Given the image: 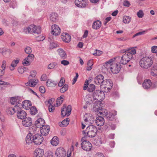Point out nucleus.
Listing matches in <instances>:
<instances>
[{
  "mask_svg": "<svg viewBox=\"0 0 157 157\" xmlns=\"http://www.w3.org/2000/svg\"><path fill=\"white\" fill-rule=\"evenodd\" d=\"M25 140L27 144L31 143L33 142L36 145H39L44 140L43 136L40 134L36 133L32 136L31 133H29L26 137Z\"/></svg>",
  "mask_w": 157,
  "mask_h": 157,
  "instance_id": "1",
  "label": "nucleus"
},
{
  "mask_svg": "<svg viewBox=\"0 0 157 157\" xmlns=\"http://www.w3.org/2000/svg\"><path fill=\"white\" fill-rule=\"evenodd\" d=\"M96 111L99 112V114H103L108 120L110 121H113L114 119L115 116L117 114V112L116 111L109 112L108 113L107 111L106 110H103L101 107L96 108Z\"/></svg>",
  "mask_w": 157,
  "mask_h": 157,
  "instance_id": "2",
  "label": "nucleus"
},
{
  "mask_svg": "<svg viewBox=\"0 0 157 157\" xmlns=\"http://www.w3.org/2000/svg\"><path fill=\"white\" fill-rule=\"evenodd\" d=\"M140 67L147 69L151 67L153 63L152 58L151 57H145L141 59L140 61Z\"/></svg>",
  "mask_w": 157,
  "mask_h": 157,
  "instance_id": "3",
  "label": "nucleus"
},
{
  "mask_svg": "<svg viewBox=\"0 0 157 157\" xmlns=\"http://www.w3.org/2000/svg\"><path fill=\"white\" fill-rule=\"evenodd\" d=\"M23 32L26 34L33 33L39 34L41 33V27L40 26L37 27L35 25H31L28 27H25Z\"/></svg>",
  "mask_w": 157,
  "mask_h": 157,
  "instance_id": "4",
  "label": "nucleus"
},
{
  "mask_svg": "<svg viewBox=\"0 0 157 157\" xmlns=\"http://www.w3.org/2000/svg\"><path fill=\"white\" fill-rule=\"evenodd\" d=\"M97 131V128L95 126L90 125L86 128L85 131H82V133L89 137H93L95 136Z\"/></svg>",
  "mask_w": 157,
  "mask_h": 157,
  "instance_id": "5",
  "label": "nucleus"
},
{
  "mask_svg": "<svg viewBox=\"0 0 157 157\" xmlns=\"http://www.w3.org/2000/svg\"><path fill=\"white\" fill-rule=\"evenodd\" d=\"M122 51L123 53L125 52H126L121 57L120 61V63L123 65H125L132 59L133 56H132L130 53L126 52V51L125 50H123Z\"/></svg>",
  "mask_w": 157,
  "mask_h": 157,
  "instance_id": "6",
  "label": "nucleus"
},
{
  "mask_svg": "<svg viewBox=\"0 0 157 157\" xmlns=\"http://www.w3.org/2000/svg\"><path fill=\"white\" fill-rule=\"evenodd\" d=\"M85 137H82L81 139V141H82L81 144V147L84 150L90 151L92 147V144L89 141L85 140Z\"/></svg>",
  "mask_w": 157,
  "mask_h": 157,
  "instance_id": "7",
  "label": "nucleus"
},
{
  "mask_svg": "<svg viewBox=\"0 0 157 157\" xmlns=\"http://www.w3.org/2000/svg\"><path fill=\"white\" fill-rule=\"evenodd\" d=\"M71 107L70 105H68L67 108L66 105H64L62 108L61 114L62 116L64 117L65 116H68L71 113Z\"/></svg>",
  "mask_w": 157,
  "mask_h": 157,
  "instance_id": "8",
  "label": "nucleus"
},
{
  "mask_svg": "<svg viewBox=\"0 0 157 157\" xmlns=\"http://www.w3.org/2000/svg\"><path fill=\"white\" fill-rule=\"evenodd\" d=\"M105 94L102 91L100 90L95 91L93 94V97L95 100H103Z\"/></svg>",
  "mask_w": 157,
  "mask_h": 157,
  "instance_id": "9",
  "label": "nucleus"
},
{
  "mask_svg": "<svg viewBox=\"0 0 157 157\" xmlns=\"http://www.w3.org/2000/svg\"><path fill=\"white\" fill-rule=\"evenodd\" d=\"M94 83L97 85H103L105 84V82L104 80V77L103 75L99 74L97 75L94 78Z\"/></svg>",
  "mask_w": 157,
  "mask_h": 157,
  "instance_id": "10",
  "label": "nucleus"
},
{
  "mask_svg": "<svg viewBox=\"0 0 157 157\" xmlns=\"http://www.w3.org/2000/svg\"><path fill=\"white\" fill-rule=\"evenodd\" d=\"M121 65L120 64L113 63L110 67V69L112 72L114 74H116L119 72L121 69Z\"/></svg>",
  "mask_w": 157,
  "mask_h": 157,
  "instance_id": "11",
  "label": "nucleus"
},
{
  "mask_svg": "<svg viewBox=\"0 0 157 157\" xmlns=\"http://www.w3.org/2000/svg\"><path fill=\"white\" fill-rule=\"evenodd\" d=\"M17 116L20 119H23L26 117V113L24 110L21 109V108L18 107L17 109Z\"/></svg>",
  "mask_w": 157,
  "mask_h": 157,
  "instance_id": "12",
  "label": "nucleus"
},
{
  "mask_svg": "<svg viewBox=\"0 0 157 157\" xmlns=\"http://www.w3.org/2000/svg\"><path fill=\"white\" fill-rule=\"evenodd\" d=\"M52 34L55 36H58L60 34L61 32L60 28L56 25L54 24L52 26Z\"/></svg>",
  "mask_w": 157,
  "mask_h": 157,
  "instance_id": "13",
  "label": "nucleus"
},
{
  "mask_svg": "<svg viewBox=\"0 0 157 157\" xmlns=\"http://www.w3.org/2000/svg\"><path fill=\"white\" fill-rule=\"evenodd\" d=\"M66 155V151L62 147L58 148L56 150V155L57 157H65Z\"/></svg>",
  "mask_w": 157,
  "mask_h": 157,
  "instance_id": "14",
  "label": "nucleus"
},
{
  "mask_svg": "<svg viewBox=\"0 0 157 157\" xmlns=\"http://www.w3.org/2000/svg\"><path fill=\"white\" fill-rule=\"evenodd\" d=\"M18 107H20V108H23L26 109H27L28 107L29 106H32V103L30 101L25 100L24 101H23L22 102V104L21 103H19L18 104H17Z\"/></svg>",
  "mask_w": 157,
  "mask_h": 157,
  "instance_id": "15",
  "label": "nucleus"
},
{
  "mask_svg": "<svg viewBox=\"0 0 157 157\" xmlns=\"http://www.w3.org/2000/svg\"><path fill=\"white\" fill-rule=\"evenodd\" d=\"M87 0H75V5L78 7H85L87 4Z\"/></svg>",
  "mask_w": 157,
  "mask_h": 157,
  "instance_id": "16",
  "label": "nucleus"
},
{
  "mask_svg": "<svg viewBox=\"0 0 157 157\" xmlns=\"http://www.w3.org/2000/svg\"><path fill=\"white\" fill-rule=\"evenodd\" d=\"M50 127L48 125H44L40 128V132L43 135H47L50 131Z\"/></svg>",
  "mask_w": 157,
  "mask_h": 157,
  "instance_id": "17",
  "label": "nucleus"
},
{
  "mask_svg": "<svg viewBox=\"0 0 157 157\" xmlns=\"http://www.w3.org/2000/svg\"><path fill=\"white\" fill-rule=\"evenodd\" d=\"M38 81L37 79L36 78H32L30 79L29 81L26 83L25 84L27 86L34 87L37 84Z\"/></svg>",
  "mask_w": 157,
  "mask_h": 157,
  "instance_id": "18",
  "label": "nucleus"
},
{
  "mask_svg": "<svg viewBox=\"0 0 157 157\" xmlns=\"http://www.w3.org/2000/svg\"><path fill=\"white\" fill-rule=\"evenodd\" d=\"M29 54L27 57L23 60L22 64L24 66L29 65L30 64L29 62L30 60L33 59H34V56L33 54Z\"/></svg>",
  "mask_w": 157,
  "mask_h": 157,
  "instance_id": "19",
  "label": "nucleus"
},
{
  "mask_svg": "<svg viewBox=\"0 0 157 157\" xmlns=\"http://www.w3.org/2000/svg\"><path fill=\"white\" fill-rule=\"evenodd\" d=\"M24 120L22 121V124L25 127H29L32 124V120L31 118L29 117H25Z\"/></svg>",
  "mask_w": 157,
  "mask_h": 157,
  "instance_id": "20",
  "label": "nucleus"
},
{
  "mask_svg": "<svg viewBox=\"0 0 157 157\" xmlns=\"http://www.w3.org/2000/svg\"><path fill=\"white\" fill-rule=\"evenodd\" d=\"M62 40L66 43L69 42L71 40V36L67 33H63L61 35Z\"/></svg>",
  "mask_w": 157,
  "mask_h": 157,
  "instance_id": "21",
  "label": "nucleus"
},
{
  "mask_svg": "<svg viewBox=\"0 0 157 157\" xmlns=\"http://www.w3.org/2000/svg\"><path fill=\"white\" fill-rule=\"evenodd\" d=\"M18 107L17 104L13 108L10 107L7 108L6 112L8 114L12 115L17 112V109H18Z\"/></svg>",
  "mask_w": 157,
  "mask_h": 157,
  "instance_id": "22",
  "label": "nucleus"
},
{
  "mask_svg": "<svg viewBox=\"0 0 157 157\" xmlns=\"http://www.w3.org/2000/svg\"><path fill=\"white\" fill-rule=\"evenodd\" d=\"M35 157H41L44 155V152L43 149L37 148L36 149L34 153Z\"/></svg>",
  "mask_w": 157,
  "mask_h": 157,
  "instance_id": "23",
  "label": "nucleus"
},
{
  "mask_svg": "<svg viewBox=\"0 0 157 157\" xmlns=\"http://www.w3.org/2000/svg\"><path fill=\"white\" fill-rule=\"evenodd\" d=\"M95 122L97 125L100 126H103L105 123L104 118L101 116H98L97 117Z\"/></svg>",
  "mask_w": 157,
  "mask_h": 157,
  "instance_id": "24",
  "label": "nucleus"
},
{
  "mask_svg": "<svg viewBox=\"0 0 157 157\" xmlns=\"http://www.w3.org/2000/svg\"><path fill=\"white\" fill-rule=\"evenodd\" d=\"M45 121L42 118H39L36 121L35 126L38 128H40L41 127L44 126Z\"/></svg>",
  "mask_w": 157,
  "mask_h": 157,
  "instance_id": "25",
  "label": "nucleus"
},
{
  "mask_svg": "<svg viewBox=\"0 0 157 157\" xmlns=\"http://www.w3.org/2000/svg\"><path fill=\"white\" fill-rule=\"evenodd\" d=\"M151 82L150 80L146 79L144 81L142 85L144 89H147L151 87Z\"/></svg>",
  "mask_w": 157,
  "mask_h": 157,
  "instance_id": "26",
  "label": "nucleus"
},
{
  "mask_svg": "<svg viewBox=\"0 0 157 157\" xmlns=\"http://www.w3.org/2000/svg\"><path fill=\"white\" fill-rule=\"evenodd\" d=\"M101 25V22L99 20L95 21L93 24L92 28L95 29H99Z\"/></svg>",
  "mask_w": 157,
  "mask_h": 157,
  "instance_id": "27",
  "label": "nucleus"
},
{
  "mask_svg": "<svg viewBox=\"0 0 157 157\" xmlns=\"http://www.w3.org/2000/svg\"><path fill=\"white\" fill-rule=\"evenodd\" d=\"M59 55L60 57L63 59H65L67 57V55L64 50L61 48L58 50Z\"/></svg>",
  "mask_w": 157,
  "mask_h": 157,
  "instance_id": "28",
  "label": "nucleus"
},
{
  "mask_svg": "<svg viewBox=\"0 0 157 157\" xmlns=\"http://www.w3.org/2000/svg\"><path fill=\"white\" fill-rule=\"evenodd\" d=\"M105 82V84H103V85L107 86H108L107 89L108 90V91H109L112 87L113 85V82L110 79H107Z\"/></svg>",
  "mask_w": 157,
  "mask_h": 157,
  "instance_id": "29",
  "label": "nucleus"
},
{
  "mask_svg": "<svg viewBox=\"0 0 157 157\" xmlns=\"http://www.w3.org/2000/svg\"><path fill=\"white\" fill-rule=\"evenodd\" d=\"M69 119L68 118L65 119L62 122H59V124L60 126L63 127L67 126L69 124Z\"/></svg>",
  "mask_w": 157,
  "mask_h": 157,
  "instance_id": "30",
  "label": "nucleus"
},
{
  "mask_svg": "<svg viewBox=\"0 0 157 157\" xmlns=\"http://www.w3.org/2000/svg\"><path fill=\"white\" fill-rule=\"evenodd\" d=\"M12 51L8 49L3 48L2 54L3 56H9L11 53Z\"/></svg>",
  "mask_w": 157,
  "mask_h": 157,
  "instance_id": "31",
  "label": "nucleus"
},
{
  "mask_svg": "<svg viewBox=\"0 0 157 157\" xmlns=\"http://www.w3.org/2000/svg\"><path fill=\"white\" fill-rule=\"evenodd\" d=\"M51 143L54 146H57L59 143L58 138L57 136H54L51 140Z\"/></svg>",
  "mask_w": 157,
  "mask_h": 157,
  "instance_id": "32",
  "label": "nucleus"
},
{
  "mask_svg": "<svg viewBox=\"0 0 157 157\" xmlns=\"http://www.w3.org/2000/svg\"><path fill=\"white\" fill-rule=\"evenodd\" d=\"M56 84V82L54 81H52L51 79H48L47 81L46 85L48 87H55Z\"/></svg>",
  "mask_w": 157,
  "mask_h": 157,
  "instance_id": "33",
  "label": "nucleus"
},
{
  "mask_svg": "<svg viewBox=\"0 0 157 157\" xmlns=\"http://www.w3.org/2000/svg\"><path fill=\"white\" fill-rule=\"evenodd\" d=\"M19 60L18 59H17L16 60L15 59L13 60L12 62L11 65V66L12 67H10V70L11 71L14 70V68L17 66V64L19 63Z\"/></svg>",
  "mask_w": 157,
  "mask_h": 157,
  "instance_id": "34",
  "label": "nucleus"
},
{
  "mask_svg": "<svg viewBox=\"0 0 157 157\" xmlns=\"http://www.w3.org/2000/svg\"><path fill=\"white\" fill-rule=\"evenodd\" d=\"M57 15L55 13H52L50 15V20L53 21L55 22L57 20Z\"/></svg>",
  "mask_w": 157,
  "mask_h": 157,
  "instance_id": "35",
  "label": "nucleus"
},
{
  "mask_svg": "<svg viewBox=\"0 0 157 157\" xmlns=\"http://www.w3.org/2000/svg\"><path fill=\"white\" fill-rule=\"evenodd\" d=\"M151 74L153 76L157 75V65L154 66L151 69Z\"/></svg>",
  "mask_w": 157,
  "mask_h": 157,
  "instance_id": "36",
  "label": "nucleus"
},
{
  "mask_svg": "<svg viewBox=\"0 0 157 157\" xmlns=\"http://www.w3.org/2000/svg\"><path fill=\"white\" fill-rule=\"evenodd\" d=\"M87 89V90L89 92H92L95 90V86L94 84H90L88 86Z\"/></svg>",
  "mask_w": 157,
  "mask_h": 157,
  "instance_id": "37",
  "label": "nucleus"
},
{
  "mask_svg": "<svg viewBox=\"0 0 157 157\" xmlns=\"http://www.w3.org/2000/svg\"><path fill=\"white\" fill-rule=\"evenodd\" d=\"M131 17L128 16H124L123 17V22L125 24L129 23L131 21Z\"/></svg>",
  "mask_w": 157,
  "mask_h": 157,
  "instance_id": "38",
  "label": "nucleus"
},
{
  "mask_svg": "<svg viewBox=\"0 0 157 157\" xmlns=\"http://www.w3.org/2000/svg\"><path fill=\"white\" fill-rule=\"evenodd\" d=\"M68 88V86L67 84L64 85L63 87L60 89V92L61 93H64L67 90Z\"/></svg>",
  "mask_w": 157,
  "mask_h": 157,
  "instance_id": "39",
  "label": "nucleus"
},
{
  "mask_svg": "<svg viewBox=\"0 0 157 157\" xmlns=\"http://www.w3.org/2000/svg\"><path fill=\"white\" fill-rule=\"evenodd\" d=\"M30 112L32 115H35L37 113V110L35 107L33 106L30 109Z\"/></svg>",
  "mask_w": 157,
  "mask_h": 157,
  "instance_id": "40",
  "label": "nucleus"
},
{
  "mask_svg": "<svg viewBox=\"0 0 157 157\" xmlns=\"http://www.w3.org/2000/svg\"><path fill=\"white\" fill-rule=\"evenodd\" d=\"M57 65V64L56 63H52L48 65V68L49 69H52L54 68Z\"/></svg>",
  "mask_w": 157,
  "mask_h": 157,
  "instance_id": "41",
  "label": "nucleus"
},
{
  "mask_svg": "<svg viewBox=\"0 0 157 157\" xmlns=\"http://www.w3.org/2000/svg\"><path fill=\"white\" fill-rule=\"evenodd\" d=\"M95 51L96 52L93 54V55L95 56H100L103 53V52L100 50L96 49Z\"/></svg>",
  "mask_w": 157,
  "mask_h": 157,
  "instance_id": "42",
  "label": "nucleus"
},
{
  "mask_svg": "<svg viewBox=\"0 0 157 157\" xmlns=\"http://www.w3.org/2000/svg\"><path fill=\"white\" fill-rule=\"evenodd\" d=\"M63 97H64L63 95L57 98V104H58V102L59 103V104H61L62 103L63 99Z\"/></svg>",
  "mask_w": 157,
  "mask_h": 157,
  "instance_id": "43",
  "label": "nucleus"
},
{
  "mask_svg": "<svg viewBox=\"0 0 157 157\" xmlns=\"http://www.w3.org/2000/svg\"><path fill=\"white\" fill-rule=\"evenodd\" d=\"M26 68L25 67H19L18 68V71L19 73L21 74L23 73Z\"/></svg>",
  "mask_w": 157,
  "mask_h": 157,
  "instance_id": "44",
  "label": "nucleus"
},
{
  "mask_svg": "<svg viewBox=\"0 0 157 157\" xmlns=\"http://www.w3.org/2000/svg\"><path fill=\"white\" fill-rule=\"evenodd\" d=\"M25 51L27 54H30L32 52L31 49L29 47H27L25 49Z\"/></svg>",
  "mask_w": 157,
  "mask_h": 157,
  "instance_id": "45",
  "label": "nucleus"
},
{
  "mask_svg": "<svg viewBox=\"0 0 157 157\" xmlns=\"http://www.w3.org/2000/svg\"><path fill=\"white\" fill-rule=\"evenodd\" d=\"M137 15L139 18H142L144 16V13L142 10H140L137 13Z\"/></svg>",
  "mask_w": 157,
  "mask_h": 157,
  "instance_id": "46",
  "label": "nucleus"
},
{
  "mask_svg": "<svg viewBox=\"0 0 157 157\" xmlns=\"http://www.w3.org/2000/svg\"><path fill=\"white\" fill-rule=\"evenodd\" d=\"M45 39L44 36L40 35L36 37V40L38 41H42Z\"/></svg>",
  "mask_w": 157,
  "mask_h": 157,
  "instance_id": "47",
  "label": "nucleus"
},
{
  "mask_svg": "<svg viewBox=\"0 0 157 157\" xmlns=\"http://www.w3.org/2000/svg\"><path fill=\"white\" fill-rule=\"evenodd\" d=\"M111 59L110 60H109V61L105 62V65L106 66V65H109V67L110 66L111 67V65H112V63H113V62L114 61V59Z\"/></svg>",
  "mask_w": 157,
  "mask_h": 157,
  "instance_id": "48",
  "label": "nucleus"
},
{
  "mask_svg": "<svg viewBox=\"0 0 157 157\" xmlns=\"http://www.w3.org/2000/svg\"><path fill=\"white\" fill-rule=\"evenodd\" d=\"M10 102L12 105H14L15 103L17 104V100L16 97L11 98L10 100Z\"/></svg>",
  "mask_w": 157,
  "mask_h": 157,
  "instance_id": "49",
  "label": "nucleus"
},
{
  "mask_svg": "<svg viewBox=\"0 0 157 157\" xmlns=\"http://www.w3.org/2000/svg\"><path fill=\"white\" fill-rule=\"evenodd\" d=\"M89 80L87 79L86 80L83 88V89L84 90H86L87 89L89 85Z\"/></svg>",
  "mask_w": 157,
  "mask_h": 157,
  "instance_id": "50",
  "label": "nucleus"
},
{
  "mask_svg": "<svg viewBox=\"0 0 157 157\" xmlns=\"http://www.w3.org/2000/svg\"><path fill=\"white\" fill-rule=\"evenodd\" d=\"M123 5L124 6L128 7L130 5V2L127 0H124V1Z\"/></svg>",
  "mask_w": 157,
  "mask_h": 157,
  "instance_id": "51",
  "label": "nucleus"
},
{
  "mask_svg": "<svg viewBox=\"0 0 157 157\" xmlns=\"http://www.w3.org/2000/svg\"><path fill=\"white\" fill-rule=\"evenodd\" d=\"M127 52L129 53H130L132 55V56H133V55H134L136 53V50L133 48L131 49H129V51Z\"/></svg>",
  "mask_w": 157,
  "mask_h": 157,
  "instance_id": "52",
  "label": "nucleus"
},
{
  "mask_svg": "<svg viewBox=\"0 0 157 157\" xmlns=\"http://www.w3.org/2000/svg\"><path fill=\"white\" fill-rule=\"evenodd\" d=\"M40 91L42 93H44L45 92V90L44 86H41L39 88Z\"/></svg>",
  "mask_w": 157,
  "mask_h": 157,
  "instance_id": "53",
  "label": "nucleus"
},
{
  "mask_svg": "<svg viewBox=\"0 0 157 157\" xmlns=\"http://www.w3.org/2000/svg\"><path fill=\"white\" fill-rule=\"evenodd\" d=\"M54 109H55L54 106H53L52 105H49L48 110L50 112H53Z\"/></svg>",
  "mask_w": 157,
  "mask_h": 157,
  "instance_id": "54",
  "label": "nucleus"
},
{
  "mask_svg": "<svg viewBox=\"0 0 157 157\" xmlns=\"http://www.w3.org/2000/svg\"><path fill=\"white\" fill-rule=\"evenodd\" d=\"M145 32V31H143L142 32H138V33L135 34V35H134L133 36L132 38H134L136 36H138L139 35L144 34V33Z\"/></svg>",
  "mask_w": 157,
  "mask_h": 157,
  "instance_id": "55",
  "label": "nucleus"
},
{
  "mask_svg": "<svg viewBox=\"0 0 157 157\" xmlns=\"http://www.w3.org/2000/svg\"><path fill=\"white\" fill-rule=\"evenodd\" d=\"M30 76L32 77H34L36 75V71H33L30 72Z\"/></svg>",
  "mask_w": 157,
  "mask_h": 157,
  "instance_id": "56",
  "label": "nucleus"
},
{
  "mask_svg": "<svg viewBox=\"0 0 157 157\" xmlns=\"http://www.w3.org/2000/svg\"><path fill=\"white\" fill-rule=\"evenodd\" d=\"M151 51L153 53H156L157 52V46H153L151 48Z\"/></svg>",
  "mask_w": 157,
  "mask_h": 157,
  "instance_id": "57",
  "label": "nucleus"
},
{
  "mask_svg": "<svg viewBox=\"0 0 157 157\" xmlns=\"http://www.w3.org/2000/svg\"><path fill=\"white\" fill-rule=\"evenodd\" d=\"M30 132L29 133H31V134H32V135H34L36 133V128H32V129H30Z\"/></svg>",
  "mask_w": 157,
  "mask_h": 157,
  "instance_id": "58",
  "label": "nucleus"
},
{
  "mask_svg": "<svg viewBox=\"0 0 157 157\" xmlns=\"http://www.w3.org/2000/svg\"><path fill=\"white\" fill-rule=\"evenodd\" d=\"M61 63L64 65L66 66L68 65L69 64V62L67 60H63L61 61Z\"/></svg>",
  "mask_w": 157,
  "mask_h": 157,
  "instance_id": "59",
  "label": "nucleus"
},
{
  "mask_svg": "<svg viewBox=\"0 0 157 157\" xmlns=\"http://www.w3.org/2000/svg\"><path fill=\"white\" fill-rule=\"evenodd\" d=\"M57 47L56 44L54 43H52L50 44L49 48L50 49H53L56 48Z\"/></svg>",
  "mask_w": 157,
  "mask_h": 157,
  "instance_id": "60",
  "label": "nucleus"
},
{
  "mask_svg": "<svg viewBox=\"0 0 157 157\" xmlns=\"http://www.w3.org/2000/svg\"><path fill=\"white\" fill-rule=\"evenodd\" d=\"M47 78V75L46 74H43L41 76L40 79L41 81H45Z\"/></svg>",
  "mask_w": 157,
  "mask_h": 157,
  "instance_id": "61",
  "label": "nucleus"
},
{
  "mask_svg": "<svg viewBox=\"0 0 157 157\" xmlns=\"http://www.w3.org/2000/svg\"><path fill=\"white\" fill-rule=\"evenodd\" d=\"M16 98L17 100V104L20 103V102L22 101V98L20 97H16Z\"/></svg>",
  "mask_w": 157,
  "mask_h": 157,
  "instance_id": "62",
  "label": "nucleus"
},
{
  "mask_svg": "<svg viewBox=\"0 0 157 157\" xmlns=\"http://www.w3.org/2000/svg\"><path fill=\"white\" fill-rule=\"evenodd\" d=\"M78 76V73H76V76L74 78L73 82L72 83V84H74L77 81V79Z\"/></svg>",
  "mask_w": 157,
  "mask_h": 157,
  "instance_id": "63",
  "label": "nucleus"
},
{
  "mask_svg": "<svg viewBox=\"0 0 157 157\" xmlns=\"http://www.w3.org/2000/svg\"><path fill=\"white\" fill-rule=\"evenodd\" d=\"M96 155L97 156L95 157H105L103 154L101 153H98Z\"/></svg>",
  "mask_w": 157,
  "mask_h": 157,
  "instance_id": "64",
  "label": "nucleus"
}]
</instances>
